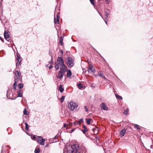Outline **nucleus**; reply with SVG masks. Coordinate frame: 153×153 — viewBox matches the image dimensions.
<instances>
[{
  "mask_svg": "<svg viewBox=\"0 0 153 153\" xmlns=\"http://www.w3.org/2000/svg\"><path fill=\"white\" fill-rule=\"evenodd\" d=\"M57 62L55 63V68L58 70L60 68V69H67L66 66L64 64V62L62 57H58L57 59Z\"/></svg>",
  "mask_w": 153,
  "mask_h": 153,
  "instance_id": "nucleus-1",
  "label": "nucleus"
},
{
  "mask_svg": "<svg viewBox=\"0 0 153 153\" xmlns=\"http://www.w3.org/2000/svg\"><path fill=\"white\" fill-rule=\"evenodd\" d=\"M68 107L71 111H74L75 109H77L78 107V103L73 101H71L68 103Z\"/></svg>",
  "mask_w": 153,
  "mask_h": 153,
  "instance_id": "nucleus-2",
  "label": "nucleus"
},
{
  "mask_svg": "<svg viewBox=\"0 0 153 153\" xmlns=\"http://www.w3.org/2000/svg\"><path fill=\"white\" fill-rule=\"evenodd\" d=\"M67 71V69H62V70L60 69L59 71L57 77L58 78L61 79L62 78L63 76L64 75V73Z\"/></svg>",
  "mask_w": 153,
  "mask_h": 153,
  "instance_id": "nucleus-3",
  "label": "nucleus"
},
{
  "mask_svg": "<svg viewBox=\"0 0 153 153\" xmlns=\"http://www.w3.org/2000/svg\"><path fill=\"white\" fill-rule=\"evenodd\" d=\"M68 61L67 62L68 66L69 68H71L74 65V60L71 57L68 56L67 58Z\"/></svg>",
  "mask_w": 153,
  "mask_h": 153,
  "instance_id": "nucleus-4",
  "label": "nucleus"
},
{
  "mask_svg": "<svg viewBox=\"0 0 153 153\" xmlns=\"http://www.w3.org/2000/svg\"><path fill=\"white\" fill-rule=\"evenodd\" d=\"M13 73L14 74V78L15 79H17V80H20L21 75L20 71H19L18 69L17 70L16 69L13 71Z\"/></svg>",
  "mask_w": 153,
  "mask_h": 153,
  "instance_id": "nucleus-5",
  "label": "nucleus"
},
{
  "mask_svg": "<svg viewBox=\"0 0 153 153\" xmlns=\"http://www.w3.org/2000/svg\"><path fill=\"white\" fill-rule=\"evenodd\" d=\"M45 140L41 136H38L37 137V142L40 145H44Z\"/></svg>",
  "mask_w": 153,
  "mask_h": 153,
  "instance_id": "nucleus-6",
  "label": "nucleus"
},
{
  "mask_svg": "<svg viewBox=\"0 0 153 153\" xmlns=\"http://www.w3.org/2000/svg\"><path fill=\"white\" fill-rule=\"evenodd\" d=\"M87 71L89 73H94L96 70L92 65L90 64L88 67Z\"/></svg>",
  "mask_w": 153,
  "mask_h": 153,
  "instance_id": "nucleus-7",
  "label": "nucleus"
},
{
  "mask_svg": "<svg viewBox=\"0 0 153 153\" xmlns=\"http://www.w3.org/2000/svg\"><path fill=\"white\" fill-rule=\"evenodd\" d=\"M76 146H78L77 145L73 144L71 146V149L70 150H67V153H75L74 149L75 148Z\"/></svg>",
  "mask_w": 153,
  "mask_h": 153,
  "instance_id": "nucleus-8",
  "label": "nucleus"
},
{
  "mask_svg": "<svg viewBox=\"0 0 153 153\" xmlns=\"http://www.w3.org/2000/svg\"><path fill=\"white\" fill-rule=\"evenodd\" d=\"M21 61L22 60L21 59V58L18 55L17 56L16 59V66H19L20 65Z\"/></svg>",
  "mask_w": 153,
  "mask_h": 153,
  "instance_id": "nucleus-9",
  "label": "nucleus"
},
{
  "mask_svg": "<svg viewBox=\"0 0 153 153\" xmlns=\"http://www.w3.org/2000/svg\"><path fill=\"white\" fill-rule=\"evenodd\" d=\"M54 22L55 24H59V16L58 14L56 15V19L54 16Z\"/></svg>",
  "mask_w": 153,
  "mask_h": 153,
  "instance_id": "nucleus-10",
  "label": "nucleus"
},
{
  "mask_svg": "<svg viewBox=\"0 0 153 153\" xmlns=\"http://www.w3.org/2000/svg\"><path fill=\"white\" fill-rule=\"evenodd\" d=\"M101 108L107 111L108 110V108L106 106V105L104 103H102L101 104Z\"/></svg>",
  "mask_w": 153,
  "mask_h": 153,
  "instance_id": "nucleus-11",
  "label": "nucleus"
},
{
  "mask_svg": "<svg viewBox=\"0 0 153 153\" xmlns=\"http://www.w3.org/2000/svg\"><path fill=\"white\" fill-rule=\"evenodd\" d=\"M105 19H107L108 16L110 13L109 11L107 9L105 11Z\"/></svg>",
  "mask_w": 153,
  "mask_h": 153,
  "instance_id": "nucleus-12",
  "label": "nucleus"
},
{
  "mask_svg": "<svg viewBox=\"0 0 153 153\" xmlns=\"http://www.w3.org/2000/svg\"><path fill=\"white\" fill-rule=\"evenodd\" d=\"M126 130L125 129H123L122 130L120 131V136L121 137H123L125 133H126Z\"/></svg>",
  "mask_w": 153,
  "mask_h": 153,
  "instance_id": "nucleus-13",
  "label": "nucleus"
},
{
  "mask_svg": "<svg viewBox=\"0 0 153 153\" xmlns=\"http://www.w3.org/2000/svg\"><path fill=\"white\" fill-rule=\"evenodd\" d=\"M4 36L5 39L7 40V39L10 37V36L8 34V32L6 31H5L4 33Z\"/></svg>",
  "mask_w": 153,
  "mask_h": 153,
  "instance_id": "nucleus-14",
  "label": "nucleus"
},
{
  "mask_svg": "<svg viewBox=\"0 0 153 153\" xmlns=\"http://www.w3.org/2000/svg\"><path fill=\"white\" fill-rule=\"evenodd\" d=\"M82 127L84 128V129L82 130V131L84 134H85L86 133V131H88V130L85 126L84 125H83Z\"/></svg>",
  "mask_w": 153,
  "mask_h": 153,
  "instance_id": "nucleus-15",
  "label": "nucleus"
},
{
  "mask_svg": "<svg viewBox=\"0 0 153 153\" xmlns=\"http://www.w3.org/2000/svg\"><path fill=\"white\" fill-rule=\"evenodd\" d=\"M98 75L99 76H101L104 79H105V76L104 75L103 72L101 71H100L99 72Z\"/></svg>",
  "mask_w": 153,
  "mask_h": 153,
  "instance_id": "nucleus-16",
  "label": "nucleus"
},
{
  "mask_svg": "<svg viewBox=\"0 0 153 153\" xmlns=\"http://www.w3.org/2000/svg\"><path fill=\"white\" fill-rule=\"evenodd\" d=\"M72 72L70 70H68L67 74H66V76L67 77H70L71 75H72Z\"/></svg>",
  "mask_w": 153,
  "mask_h": 153,
  "instance_id": "nucleus-17",
  "label": "nucleus"
},
{
  "mask_svg": "<svg viewBox=\"0 0 153 153\" xmlns=\"http://www.w3.org/2000/svg\"><path fill=\"white\" fill-rule=\"evenodd\" d=\"M58 90L61 93H62L63 92L64 89L62 88V85L61 84L60 85Z\"/></svg>",
  "mask_w": 153,
  "mask_h": 153,
  "instance_id": "nucleus-18",
  "label": "nucleus"
},
{
  "mask_svg": "<svg viewBox=\"0 0 153 153\" xmlns=\"http://www.w3.org/2000/svg\"><path fill=\"white\" fill-rule=\"evenodd\" d=\"M63 36H61L59 37V42L60 43L61 45H63Z\"/></svg>",
  "mask_w": 153,
  "mask_h": 153,
  "instance_id": "nucleus-19",
  "label": "nucleus"
},
{
  "mask_svg": "<svg viewBox=\"0 0 153 153\" xmlns=\"http://www.w3.org/2000/svg\"><path fill=\"white\" fill-rule=\"evenodd\" d=\"M86 123L88 125H89L90 124L91 121L92 120V119L91 118H90L89 119H86Z\"/></svg>",
  "mask_w": 153,
  "mask_h": 153,
  "instance_id": "nucleus-20",
  "label": "nucleus"
},
{
  "mask_svg": "<svg viewBox=\"0 0 153 153\" xmlns=\"http://www.w3.org/2000/svg\"><path fill=\"white\" fill-rule=\"evenodd\" d=\"M18 95L17 96V97H21L22 96V93L21 92V91H18Z\"/></svg>",
  "mask_w": 153,
  "mask_h": 153,
  "instance_id": "nucleus-21",
  "label": "nucleus"
},
{
  "mask_svg": "<svg viewBox=\"0 0 153 153\" xmlns=\"http://www.w3.org/2000/svg\"><path fill=\"white\" fill-rule=\"evenodd\" d=\"M19 80H17V79H15V82L13 84V86H17V84Z\"/></svg>",
  "mask_w": 153,
  "mask_h": 153,
  "instance_id": "nucleus-22",
  "label": "nucleus"
},
{
  "mask_svg": "<svg viewBox=\"0 0 153 153\" xmlns=\"http://www.w3.org/2000/svg\"><path fill=\"white\" fill-rule=\"evenodd\" d=\"M115 96L116 98L118 99L121 100L123 99V98L121 96H119L117 94H116Z\"/></svg>",
  "mask_w": 153,
  "mask_h": 153,
  "instance_id": "nucleus-23",
  "label": "nucleus"
},
{
  "mask_svg": "<svg viewBox=\"0 0 153 153\" xmlns=\"http://www.w3.org/2000/svg\"><path fill=\"white\" fill-rule=\"evenodd\" d=\"M25 129L26 130H28L29 129V126L28 125L27 123L25 122Z\"/></svg>",
  "mask_w": 153,
  "mask_h": 153,
  "instance_id": "nucleus-24",
  "label": "nucleus"
},
{
  "mask_svg": "<svg viewBox=\"0 0 153 153\" xmlns=\"http://www.w3.org/2000/svg\"><path fill=\"white\" fill-rule=\"evenodd\" d=\"M77 86L79 89H81L83 88V86L81 83L78 84Z\"/></svg>",
  "mask_w": 153,
  "mask_h": 153,
  "instance_id": "nucleus-25",
  "label": "nucleus"
},
{
  "mask_svg": "<svg viewBox=\"0 0 153 153\" xmlns=\"http://www.w3.org/2000/svg\"><path fill=\"white\" fill-rule=\"evenodd\" d=\"M40 149L39 148H36L35 149L34 151L35 153H39Z\"/></svg>",
  "mask_w": 153,
  "mask_h": 153,
  "instance_id": "nucleus-26",
  "label": "nucleus"
},
{
  "mask_svg": "<svg viewBox=\"0 0 153 153\" xmlns=\"http://www.w3.org/2000/svg\"><path fill=\"white\" fill-rule=\"evenodd\" d=\"M23 86V85L22 83H20L18 85V87L19 88V89H21Z\"/></svg>",
  "mask_w": 153,
  "mask_h": 153,
  "instance_id": "nucleus-27",
  "label": "nucleus"
},
{
  "mask_svg": "<svg viewBox=\"0 0 153 153\" xmlns=\"http://www.w3.org/2000/svg\"><path fill=\"white\" fill-rule=\"evenodd\" d=\"M129 111V110L128 108H127L126 110H125L124 112H123V114H125V115H127L128 114V111Z\"/></svg>",
  "mask_w": 153,
  "mask_h": 153,
  "instance_id": "nucleus-28",
  "label": "nucleus"
},
{
  "mask_svg": "<svg viewBox=\"0 0 153 153\" xmlns=\"http://www.w3.org/2000/svg\"><path fill=\"white\" fill-rule=\"evenodd\" d=\"M65 97L64 96H62V97H61V102L62 103L63 102L64 100L65 99Z\"/></svg>",
  "mask_w": 153,
  "mask_h": 153,
  "instance_id": "nucleus-29",
  "label": "nucleus"
},
{
  "mask_svg": "<svg viewBox=\"0 0 153 153\" xmlns=\"http://www.w3.org/2000/svg\"><path fill=\"white\" fill-rule=\"evenodd\" d=\"M23 114H25V115H27V110H26V108H25V109L24 110Z\"/></svg>",
  "mask_w": 153,
  "mask_h": 153,
  "instance_id": "nucleus-30",
  "label": "nucleus"
},
{
  "mask_svg": "<svg viewBox=\"0 0 153 153\" xmlns=\"http://www.w3.org/2000/svg\"><path fill=\"white\" fill-rule=\"evenodd\" d=\"M90 1V2L91 4H92L93 5H94V0H89Z\"/></svg>",
  "mask_w": 153,
  "mask_h": 153,
  "instance_id": "nucleus-31",
  "label": "nucleus"
},
{
  "mask_svg": "<svg viewBox=\"0 0 153 153\" xmlns=\"http://www.w3.org/2000/svg\"><path fill=\"white\" fill-rule=\"evenodd\" d=\"M135 127H136L137 129L138 130H140V128L139 126L138 125H135Z\"/></svg>",
  "mask_w": 153,
  "mask_h": 153,
  "instance_id": "nucleus-32",
  "label": "nucleus"
},
{
  "mask_svg": "<svg viewBox=\"0 0 153 153\" xmlns=\"http://www.w3.org/2000/svg\"><path fill=\"white\" fill-rule=\"evenodd\" d=\"M105 2L107 4H108L110 3V0H105Z\"/></svg>",
  "mask_w": 153,
  "mask_h": 153,
  "instance_id": "nucleus-33",
  "label": "nucleus"
},
{
  "mask_svg": "<svg viewBox=\"0 0 153 153\" xmlns=\"http://www.w3.org/2000/svg\"><path fill=\"white\" fill-rule=\"evenodd\" d=\"M84 108L85 109V111L86 112H87L88 111V108H87L86 106H85L84 107Z\"/></svg>",
  "mask_w": 153,
  "mask_h": 153,
  "instance_id": "nucleus-34",
  "label": "nucleus"
},
{
  "mask_svg": "<svg viewBox=\"0 0 153 153\" xmlns=\"http://www.w3.org/2000/svg\"><path fill=\"white\" fill-rule=\"evenodd\" d=\"M53 66H52V65H50L49 67V69H51L52 68H53Z\"/></svg>",
  "mask_w": 153,
  "mask_h": 153,
  "instance_id": "nucleus-35",
  "label": "nucleus"
},
{
  "mask_svg": "<svg viewBox=\"0 0 153 153\" xmlns=\"http://www.w3.org/2000/svg\"><path fill=\"white\" fill-rule=\"evenodd\" d=\"M74 124L75 125H78L79 123L78 122H75L74 123Z\"/></svg>",
  "mask_w": 153,
  "mask_h": 153,
  "instance_id": "nucleus-36",
  "label": "nucleus"
},
{
  "mask_svg": "<svg viewBox=\"0 0 153 153\" xmlns=\"http://www.w3.org/2000/svg\"><path fill=\"white\" fill-rule=\"evenodd\" d=\"M107 19H105V20H104V21H105V22L106 24L107 25V21H106V20H107Z\"/></svg>",
  "mask_w": 153,
  "mask_h": 153,
  "instance_id": "nucleus-37",
  "label": "nucleus"
},
{
  "mask_svg": "<svg viewBox=\"0 0 153 153\" xmlns=\"http://www.w3.org/2000/svg\"><path fill=\"white\" fill-rule=\"evenodd\" d=\"M1 39L3 42H4V40L1 37V39Z\"/></svg>",
  "mask_w": 153,
  "mask_h": 153,
  "instance_id": "nucleus-38",
  "label": "nucleus"
},
{
  "mask_svg": "<svg viewBox=\"0 0 153 153\" xmlns=\"http://www.w3.org/2000/svg\"><path fill=\"white\" fill-rule=\"evenodd\" d=\"M60 51L62 54V55L63 54V52L62 50H61Z\"/></svg>",
  "mask_w": 153,
  "mask_h": 153,
  "instance_id": "nucleus-39",
  "label": "nucleus"
},
{
  "mask_svg": "<svg viewBox=\"0 0 153 153\" xmlns=\"http://www.w3.org/2000/svg\"><path fill=\"white\" fill-rule=\"evenodd\" d=\"M80 121L82 122L83 121V119L82 118H81L80 120Z\"/></svg>",
  "mask_w": 153,
  "mask_h": 153,
  "instance_id": "nucleus-40",
  "label": "nucleus"
},
{
  "mask_svg": "<svg viewBox=\"0 0 153 153\" xmlns=\"http://www.w3.org/2000/svg\"><path fill=\"white\" fill-rule=\"evenodd\" d=\"M32 138L33 139H35L36 138V137L35 136H33L32 137Z\"/></svg>",
  "mask_w": 153,
  "mask_h": 153,
  "instance_id": "nucleus-41",
  "label": "nucleus"
},
{
  "mask_svg": "<svg viewBox=\"0 0 153 153\" xmlns=\"http://www.w3.org/2000/svg\"><path fill=\"white\" fill-rule=\"evenodd\" d=\"M16 87L17 86H13V88H14V90H16Z\"/></svg>",
  "mask_w": 153,
  "mask_h": 153,
  "instance_id": "nucleus-42",
  "label": "nucleus"
},
{
  "mask_svg": "<svg viewBox=\"0 0 153 153\" xmlns=\"http://www.w3.org/2000/svg\"><path fill=\"white\" fill-rule=\"evenodd\" d=\"M64 127H66V125L65 124H64Z\"/></svg>",
  "mask_w": 153,
  "mask_h": 153,
  "instance_id": "nucleus-43",
  "label": "nucleus"
},
{
  "mask_svg": "<svg viewBox=\"0 0 153 153\" xmlns=\"http://www.w3.org/2000/svg\"><path fill=\"white\" fill-rule=\"evenodd\" d=\"M74 130V129H72L71 130V132H73Z\"/></svg>",
  "mask_w": 153,
  "mask_h": 153,
  "instance_id": "nucleus-44",
  "label": "nucleus"
},
{
  "mask_svg": "<svg viewBox=\"0 0 153 153\" xmlns=\"http://www.w3.org/2000/svg\"><path fill=\"white\" fill-rule=\"evenodd\" d=\"M95 128H93V129H92V131H94V130H95Z\"/></svg>",
  "mask_w": 153,
  "mask_h": 153,
  "instance_id": "nucleus-45",
  "label": "nucleus"
},
{
  "mask_svg": "<svg viewBox=\"0 0 153 153\" xmlns=\"http://www.w3.org/2000/svg\"><path fill=\"white\" fill-rule=\"evenodd\" d=\"M69 128L68 127V126H67V128H67V129H68V128Z\"/></svg>",
  "mask_w": 153,
  "mask_h": 153,
  "instance_id": "nucleus-46",
  "label": "nucleus"
},
{
  "mask_svg": "<svg viewBox=\"0 0 153 153\" xmlns=\"http://www.w3.org/2000/svg\"><path fill=\"white\" fill-rule=\"evenodd\" d=\"M53 56H51V60H53Z\"/></svg>",
  "mask_w": 153,
  "mask_h": 153,
  "instance_id": "nucleus-47",
  "label": "nucleus"
},
{
  "mask_svg": "<svg viewBox=\"0 0 153 153\" xmlns=\"http://www.w3.org/2000/svg\"><path fill=\"white\" fill-rule=\"evenodd\" d=\"M48 144L46 146V147L48 146Z\"/></svg>",
  "mask_w": 153,
  "mask_h": 153,
  "instance_id": "nucleus-48",
  "label": "nucleus"
},
{
  "mask_svg": "<svg viewBox=\"0 0 153 153\" xmlns=\"http://www.w3.org/2000/svg\"><path fill=\"white\" fill-rule=\"evenodd\" d=\"M52 63H53V62H50V64H52Z\"/></svg>",
  "mask_w": 153,
  "mask_h": 153,
  "instance_id": "nucleus-49",
  "label": "nucleus"
},
{
  "mask_svg": "<svg viewBox=\"0 0 153 153\" xmlns=\"http://www.w3.org/2000/svg\"><path fill=\"white\" fill-rule=\"evenodd\" d=\"M97 76V75H95V76Z\"/></svg>",
  "mask_w": 153,
  "mask_h": 153,
  "instance_id": "nucleus-50",
  "label": "nucleus"
},
{
  "mask_svg": "<svg viewBox=\"0 0 153 153\" xmlns=\"http://www.w3.org/2000/svg\"><path fill=\"white\" fill-rule=\"evenodd\" d=\"M10 99H11V100H12L13 99L12 98H11Z\"/></svg>",
  "mask_w": 153,
  "mask_h": 153,
  "instance_id": "nucleus-51",
  "label": "nucleus"
},
{
  "mask_svg": "<svg viewBox=\"0 0 153 153\" xmlns=\"http://www.w3.org/2000/svg\"><path fill=\"white\" fill-rule=\"evenodd\" d=\"M0 39H1V37L0 36Z\"/></svg>",
  "mask_w": 153,
  "mask_h": 153,
  "instance_id": "nucleus-52",
  "label": "nucleus"
},
{
  "mask_svg": "<svg viewBox=\"0 0 153 153\" xmlns=\"http://www.w3.org/2000/svg\"><path fill=\"white\" fill-rule=\"evenodd\" d=\"M8 93V91H7V94Z\"/></svg>",
  "mask_w": 153,
  "mask_h": 153,
  "instance_id": "nucleus-53",
  "label": "nucleus"
},
{
  "mask_svg": "<svg viewBox=\"0 0 153 153\" xmlns=\"http://www.w3.org/2000/svg\"><path fill=\"white\" fill-rule=\"evenodd\" d=\"M55 138H56V136H55Z\"/></svg>",
  "mask_w": 153,
  "mask_h": 153,
  "instance_id": "nucleus-54",
  "label": "nucleus"
},
{
  "mask_svg": "<svg viewBox=\"0 0 153 153\" xmlns=\"http://www.w3.org/2000/svg\"><path fill=\"white\" fill-rule=\"evenodd\" d=\"M55 138H56V136H55Z\"/></svg>",
  "mask_w": 153,
  "mask_h": 153,
  "instance_id": "nucleus-55",
  "label": "nucleus"
},
{
  "mask_svg": "<svg viewBox=\"0 0 153 153\" xmlns=\"http://www.w3.org/2000/svg\"><path fill=\"white\" fill-rule=\"evenodd\" d=\"M65 150V149L64 150V152Z\"/></svg>",
  "mask_w": 153,
  "mask_h": 153,
  "instance_id": "nucleus-56",
  "label": "nucleus"
}]
</instances>
